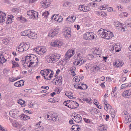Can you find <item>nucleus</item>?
Here are the masks:
<instances>
[{"mask_svg": "<svg viewBox=\"0 0 131 131\" xmlns=\"http://www.w3.org/2000/svg\"><path fill=\"white\" fill-rule=\"evenodd\" d=\"M61 56L59 54H53L50 57V59H49V61L51 62L52 61L53 63H54L58 61Z\"/></svg>", "mask_w": 131, "mask_h": 131, "instance_id": "obj_1", "label": "nucleus"}, {"mask_svg": "<svg viewBox=\"0 0 131 131\" xmlns=\"http://www.w3.org/2000/svg\"><path fill=\"white\" fill-rule=\"evenodd\" d=\"M75 52L74 50L72 49H69L65 55V59L66 61L68 60V59L70 58L73 56Z\"/></svg>", "mask_w": 131, "mask_h": 131, "instance_id": "obj_2", "label": "nucleus"}, {"mask_svg": "<svg viewBox=\"0 0 131 131\" xmlns=\"http://www.w3.org/2000/svg\"><path fill=\"white\" fill-rule=\"evenodd\" d=\"M107 32V31L106 30L101 28L97 32V33L99 36L106 39Z\"/></svg>", "mask_w": 131, "mask_h": 131, "instance_id": "obj_3", "label": "nucleus"}, {"mask_svg": "<svg viewBox=\"0 0 131 131\" xmlns=\"http://www.w3.org/2000/svg\"><path fill=\"white\" fill-rule=\"evenodd\" d=\"M114 25L116 27L117 29H118V30L119 29V28H121V31H122V29L123 31L125 30V28L123 27H122L121 26H123V24L120 23L118 21H116L114 22Z\"/></svg>", "mask_w": 131, "mask_h": 131, "instance_id": "obj_4", "label": "nucleus"}, {"mask_svg": "<svg viewBox=\"0 0 131 131\" xmlns=\"http://www.w3.org/2000/svg\"><path fill=\"white\" fill-rule=\"evenodd\" d=\"M58 29H52L50 31V32L48 36L49 37H53L57 34L58 33Z\"/></svg>", "mask_w": 131, "mask_h": 131, "instance_id": "obj_5", "label": "nucleus"}, {"mask_svg": "<svg viewBox=\"0 0 131 131\" xmlns=\"http://www.w3.org/2000/svg\"><path fill=\"white\" fill-rule=\"evenodd\" d=\"M9 114L11 116L15 119H17L19 116L15 110H11L9 112Z\"/></svg>", "mask_w": 131, "mask_h": 131, "instance_id": "obj_6", "label": "nucleus"}, {"mask_svg": "<svg viewBox=\"0 0 131 131\" xmlns=\"http://www.w3.org/2000/svg\"><path fill=\"white\" fill-rule=\"evenodd\" d=\"M28 37L30 38L33 39H35L37 38V34H36L34 32L30 31L29 32V34Z\"/></svg>", "mask_w": 131, "mask_h": 131, "instance_id": "obj_7", "label": "nucleus"}, {"mask_svg": "<svg viewBox=\"0 0 131 131\" xmlns=\"http://www.w3.org/2000/svg\"><path fill=\"white\" fill-rule=\"evenodd\" d=\"M30 61H32L36 63L38 62V59L37 57L34 54L30 55Z\"/></svg>", "mask_w": 131, "mask_h": 131, "instance_id": "obj_8", "label": "nucleus"}, {"mask_svg": "<svg viewBox=\"0 0 131 131\" xmlns=\"http://www.w3.org/2000/svg\"><path fill=\"white\" fill-rule=\"evenodd\" d=\"M36 51L38 54H42L46 51V50L45 48L43 47L42 48H40V49L37 48Z\"/></svg>", "mask_w": 131, "mask_h": 131, "instance_id": "obj_9", "label": "nucleus"}, {"mask_svg": "<svg viewBox=\"0 0 131 131\" xmlns=\"http://www.w3.org/2000/svg\"><path fill=\"white\" fill-rule=\"evenodd\" d=\"M6 14L2 11H0V22L3 23L5 21Z\"/></svg>", "mask_w": 131, "mask_h": 131, "instance_id": "obj_10", "label": "nucleus"}, {"mask_svg": "<svg viewBox=\"0 0 131 131\" xmlns=\"http://www.w3.org/2000/svg\"><path fill=\"white\" fill-rule=\"evenodd\" d=\"M85 35L87 38H88L91 40L94 38V36L91 32H87L85 34Z\"/></svg>", "mask_w": 131, "mask_h": 131, "instance_id": "obj_11", "label": "nucleus"}, {"mask_svg": "<svg viewBox=\"0 0 131 131\" xmlns=\"http://www.w3.org/2000/svg\"><path fill=\"white\" fill-rule=\"evenodd\" d=\"M106 39H108L112 38L113 36V35L112 33L110 31H108L106 32Z\"/></svg>", "mask_w": 131, "mask_h": 131, "instance_id": "obj_12", "label": "nucleus"}, {"mask_svg": "<svg viewBox=\"0 0 131 131\" xmlns=\"http://www.w3.org/2000/svg\"><path fill=\"white\" fill-rule=\"evenodd\" d=\"M72 102L71 103L72 104H74L75 105V103L77 105L75 106V107L73 106H71V104L70 105H68L67 106L68 107L70 108H71L72 109H75L77 108V107L79 106V104L78 103H77V102H75L74 101H71Z\"/></svg>", "mask_w": 131, "mask_h": 131, "instance_id": "obj_13", "label": "nucleus"}, {"mask_svg": "<svg viewBox=\"0 0 131 131\" xmlns=\"http://www.w3.org/2000/svg\"><path fill=\"white\" fill-rule=\"evenodd\" d=\"M23 44V46L25 51L27 50L30 47V45L28 42L24 43V42L22 43Z\"/></svg>", "mask_w": 131, "mask_h": 131, "instance_id": "obj_14", "label": "nucleus"}, {"mask_svg": "<svg viewBox=\"0 0 131 131\" xmlns=\"http://www.w3.org/2000/svg\"><path fill=\"white\" fill-rule=\"evenodd\" d=\"M38 17V13L36 11H34V12H33L31 14V16H30L29 18H33L34 19L35 18H36Z\"/></svg>", "mask_w": 131, "mask_h": 131, "instance_id": "obj_15", "label": "nucleus"}, {"mask_svg": "<svg viewBox=\"0 0 131 131\" xmlns=\"http://www.w3.org/2000/svg\"><path fill=\"white\" fill-rule=\"evenodd\" d=\"M23 44L21 43L20 45H19L18 48H16L17 51L20 52H23L25 51L24 49L23 46Z\"/></svg>", "mask_w": 131, "mask_h": 131, "instance_id": "obj_16", "label": "nucleus"}, {"mask_svg": "<svg viewBox=\"0 0 131 131\" xmlns=\"http://www.w3.org/2000/svg\"><path fill=\"white\" fill-rule=\"evenodd\" d=\"M51 44L52 46L53 47H59L60 46H61V43H60L58 41H55L53 43H51Z\"/></svg>", "mask_w": 131, "mask_h": 131, "instance_id": "obj_17", "label": "nucleus"}, {"mask_svg": "<svg viewBox=\"0 0 131 131\" xmlns=\"http://www.w3.org/2000/svg\"><path fill=\"white\" fill-rule=\"evenodd\" d=\"M6 60L3 54L0 55V64H3Z\"/></svg>", "mask_w": 131, "mask_h": 131, "instance_id": "obj_18", "label": "nucleus"}, {"mask_svg": "<svg viewBox=\"0 0 131 131\" xmlns=\"http://www.w3.org/2000/svg\"><path fill=\"white\" fill-rule=\"evenodd\" d=\"M13 126H15V127H17L21 128L23 126L20 123H19L18 122L13 123Z\"/></svg>", "mask_w": 131, "mask_h": 131, "instance_id": "obj_19", "label": "nucleus"}, {"mask_svg": "<svg viewBox=\"0 0 131 131\" xmlns=\"http://www.w3.org/2000/svg\"><path fill=\"white\" fill-rule=\"evenodd\" d=\"M19 117H20V118L21 119V120L23 119L24 120H26L30 118V117L26 115H25L24 114H22L20 115Z\"/></svg>", "mask_w": 131, "mask_h": 131, "instance_id": "obj_20", "label": "nucleus"}, {"mask_svg": "<svg viewBox=\"0 0 131 131\" xmlns=\"http://www.w3.org/2000/svg\"><path fill=\"white\" fill-rule=\"evenodd\" d=\"M51 3L50 0H46L44 2V7L45 8H47L49 6Z\"/></svg>", "mask_w": 131, "mask_h": 131, "instance_id": "obj_21", "label": "nucleus"}, {"mask_svg": "<svg viewBox=\"0 0 131 131\" xmlns=\"http://www.w3.org/2000/svg\"><path fill=\"white\" fill-rule=\"evenodd\" d=\"M120 62V60L119 59L115 60L113 63L114 66L117 68L119 67H120L119 64Z\"/></svg>", "mask_w": 131, "mask_h": 131, "instance_id": "obj_22", "label": "nucleus"}, {"mask_svg": "<svg viewBox=\"0 0 131 131\" xmlns=\"http://www.w3.org/2000/svg\"><path fill=\"white\" fill-rule=\"evenodd\" d=\"M30 55H28L27 56H26V57L25 58V61L24 62V60H22L21 61L23 62V63H24V64H25V63L29 62V60H30Z\"/></svg>", "mask_w": 131, "mask_h": 131, "instance_id": "obj_23", "label": "nucleus"}, {"mask_svg": "<svg viewBox=\"0 0 131 131\" xmlns=\"http://www.w3.org/2000/svg\"><path fill=\"white\" fill-rule=\"evenodd\" d=\"M59 15H53L51 17V18L53 19L54 20L58 21V19L59 17Z\"/></svg>", "mask_w": 131, "mask_h": 131, "instance_id": "obj_24", "label": "nucleus"}, {"mask_svg": "<svg viewBox=\"0 0 131 131\" xmlns=\"http://www.w3.org/2000/svg\"><path fill=\"white\" fill-rule=\"evenodd\" d=\"M74 121H75L77 123H81L82 121V118L80 117H77L76 118H75L74 119Z\"/></svg>", "mask_w": 131, "mask_h": 131, "instance_id": "obj_25", "label": "nucleus"}, {"mask_svg": "<svg viewBox=\"0 0 131 131\" xmlns=\"http://www.w3.org/2000/svg\"><path fill=\"white\" fill-rule=\"evenodd\" d=\"M129 21H131L130 18L128 19L125 22L126 25L128 27H131V21L128 22Z\"/></svg>", "mask_w": 131, "mask_h": 131, "instance_id": "obj_26", "label": "nucleus"}, {"mask_svg": "<svg viewBox=\"0 0 131 131\" xmlns=\"http://www.w3.org/2000/svg\"><path fill=\"white\" fill-rule=\"evenodd\" d=\"M107 128V126H105L104 125H103L101 126L100 131H106Z\"/></svg>", "mask_w": 131, "mask_h": 131, "instance_id": "obj_27", "label": "nucleus"}, {"mask_svg": "<svg viewBox=\"0 0 131 131\" xmlns=\"http://www.w3.org/2000/svg\"><path fill=\"white\" fill-rule=\"evenodd\" d=\"M18 103L19 104H20L21 105H22V106L23 107H24L25 105H25V101H24L22 100V99H20L19 100V101H18Z\"/></svg>", "mask_w": 131, "mask_h": 131, "instance_id": "obj_28", "label": "nucleus"}, {"mask_svg": "<svg viewBox=\"0 0 131 131\" xmlns=\"http://www.w3.org/2000/svg\"><path fill=\"white\" fill-rule=\"evenodd\" d=\"M21 35L22 36H25L28 35L29 32L27 30H25L24 31L22 32L21 33Z\"/></svg>", "mask_w": 131, "mask_h": 131, "instance_id": "obj_29", "label": "nucleus"}, {"mask_svg": "<svg viewBox=\"0 0 131 131\" xmlns=\"http://www.w3.org/2000/svg\"><path fill=\"white\" fill-rule=\"evenodd\" d=\"M84 5L83 10L84 12H87L90 10V8L88 6H86Z\"/></svg>", "mask_w": 131, "mask_h": 131, "instance_id": "obj_30", "label": "nucleus"}, {"mask_svg": "<svg viewBox=\"0 0 131 131\" xmlns=\"http://www.w3.org/2000/svg\"><path fill=\"white\" fill-rule=\"evenodd\" d=\"M49 14V13L48 12V11H46L42 14V17H43L44 18H47Z\"/></svg>", "mask_w": 131, "mask_h": 131, "instance_id": "obj_31", "label": "nucleus"}, {"mask_svg": "<svg viewBox=\"0 0 131 131\" xmlns=\"http://www.w3.org/2000/svg\"><path fill=\"white\" fill-rule=\"evenodd\" d=\"M128 90H126L124 92L123 94V96L124 97H128Z\"/></svg>", "mask_w": 131, "mask_h": 131, "instance_id": "obj_32", "label": "nucleus"}, {"mask_svg": "<svg viewBox=\"0 0 131 131\" xmlns=\"http://www.w3.org/2000/svg\"><path fill=\"white\" fill-rule=\"evenodd\" d=\"M58 117L57 115L56 116H52L51 117H50V118L51 119H51L54 122H55L56 121V120L57 119V118Z\"/></svg>", "mask_w": 131, "mask_h": 131, "instance_id": "obj_33", "label": "nucleus"}, {"mask_svg": "<svg viewBox=\"0 0 131 131\" xmlns=\"http://www.w3.org/2000/svg\"><path fill=\"white\" fill-rule=\"evenodd\" d=\"M108 7V6L107 5H104L100 7V9L101 10H106Z\"/></svg>", "mask_w": 131, "mask_h": 131, "instance_id": "obj_34", "label": "nucleus"}, {"mask_svg": "<svg viewBox=\"0 0 131 131\" xmlns=\"http://www.w3.org/2000/svg\"><path fill=\"white\" fill-rule=\"evenodd\" d=\"M12 64H13V68L15 67H16L19 66V65L18 64L17 62L15 61H12Z\"/></svg>", "mask_w": 131, "mask_h": 131, "instance_id": "obj_35", "label": "nucleus"}, {"mask_svg": "<svg viewBox=\"0 0 131 131\" xmlns=\"http://www.w3.org/2000/svg\"><path fill=\"white\" fill-rule=\"evenodd\" d=\"M95 70L97 71H100V66L95 65L93 67Z\"/></svg>", "mask_w": 131, "mask_h": 131, "instance_id": "obj_36", "label": "nucleus"}, {"mask_svg": "<svg viewBox=\"0 0 131 131\" xmlns=\"http://www.w3.org/2000/svg\"><path fill=\"white\" fill-rule=\"evenodd\" d=\"M109 106H110V107H111V106L109 104H107L106 103H105L104 105V109L106 111L109 108Z\"/></svg>", "mask_w": 131, "mask_h": 131, "instance_id": "obj_37", "label": "nucleus"}, {"mask_svg": "<svg viewBox=\"0 0 131 131\" xmlns=\"http://www.w3.org/2000/svg\"><path fill=\"white\" fill-rule=\"evenodd\" d=\"M65 32L66 33V35H68L69 37H70L71 34V30L67 29L66 30Z\"/></svg>", "mask_w": 131, "mask_h": 131, "instance_id": "obj_38", "label": "nucleus"}, {"mask_svg": "<svg viewBox=\"0 0 131 131\" xmlns=\"http://www.w3.org/2000/svg\"><path fill=\"white\" fill-rule=\"evenodd\" d=\"M56 80L58 82L62 83V77L61 76H60L58 78H57Z\"/></svg>", "mask_w": 131, "mask_h": 131, "instance_id": "obj_39", "label": "nucleus"}, {"mask_svg": "<svg viewBox=\"0 0 131 131\" xmlns=\"http://www.w3.org/2000/svg\"><path fill=\"white\" fill-rule=\"evenodd\" d=\"M34 12V10L28 11L27 12V15L29 16V17H30V16H31V14L32 13Z\"/></svg>", "mask_w": 131, "mask_h": 131, "instance_id": "obj_40", "label": "nucleus"}, {"mask_svg": "<svg viewBox=\"0 0 131 131\" xmlns=\"http://www.w3.org/2000/svg\"><path fill=\"white\" fill-rule=\"evenodd\" d=\"M78 126L79 125H74L72 126L71 129L72 130H74V131H77L76 130V128L77 127H78Z\"/></svg>", "mask_w": 131, "mask_h": 131, "instance_id": "obj_41", "label": "nucleus"}, {"mask_svg": "<svg viewBox=\"0 0 131 131\" xmlns=\"http://www.w3.org/2000/svg\"><path fill=\"white\" fill-rule=\"evenodd\" d=\"M40 73L41 74V75L43 76L46 75V74L47 73L46 70H41L40 72Z\"/></svg>", "mask_w": 131, "mask_h": 131, "instance_id": "obj_42", "label": "nucleus"}, {"mask_svg": "<svg viewBox=\"0 0 131 131\" xmlns=\"http://www.w3.org/2000/svg\"><path fill=\"white\" fill-rule=\"evenodd\" d=\"M12 11L16 13H19V9L18 8H15L12 9Z\"/></svg>", "mask_w": 131, "mask_h": 131, "instance_id": "obj_43", "label": "nucleus"}, {"mask_svg": "<svg viewBox=\"0 0 131 131\" xmlns=\"http://www.w3.org/2000/svg\"><path fill=\"white\" fill-rule=\"evenodd\" d=\"M55 98H51L50 99L48 100V101L50 102L54 103L55 102Z\"/></svg>", "mask_w": 131, "mask_h": 131, "instance_id": "obj_44", "label": "nucleus"}, {"mask_svg": "<svg viewBox=\"0 0 131 131\" xmlns=\"http://www.w3.org/2000/svg\"><path fill=\"white\" fill-rule=\"evenodd\" d=\"M8 18L7 20L6 21V23L7 24H8L11 23L12 22V20H13V19H11L9 18Z\"/></svg>", "mask_w": 131, "mask_h": 131, "instance_id": "obj_45", "label": "nucleus"}, {"mask_svg": "<svg viewBox=\"0 0 131 131\" xmlns=\"http://www.w3.org/2000/svg\"><path fill=\"white\" fill-rule=\"evenodd\" d=\"M83 7H84V5H80L79 6V7L78 8V9L79 10L82 11L84 12L83 10Z\"/></svg>", "mask_w": 131, "mask_h": 131, "instance_id": "obj_46", "label": "nucleus"}, {"mask_svg": "<svg viewBox=\"0 0 131 131\" xmlns=\"http://www.w3.org/2000/svg\"><path fill=\"white\" fill-rule=\"evenodd\" d=\"M3 41V43L5 45L7 44L9 42L8 40L7 39H4Z\"/></svg>", "mask_w": 131, "mask_h": 131, "instance_id": "obj_47", "label": "nucleus"}, {"mask_svg": "<svg viewBox=\"0 0 131 131\" xmlns=\"http://www.w3.org/2000/svg\"><path fill=\"white\" fill-rule=\"evenodd\" d=\"M20 19V20H23V21H24V20H25V21H27L26 19L22 16H20L17 18L18 19Z\"/></svg>", "mask_w": 131, "mask_h": 131, "instance_id": "obj_48", "label": "nucleus"}, {"mask_svg": "<svg viewBox=\"0 0 131 131\" xmlns=\"http://www.w3.org/2000/svg\"><path fill=\"white\" fill-rule=\"evenodd\" d=\"M63 18L62 17L59 16L58 19V21L59 23H60L63 20Z\"/></svg>", "mask_w": 131, "mask_h": 131, "instance_id": "obj_49", "label": "nucleus"}, {"mask_svg": "<svg viewBox=\"0 0 131 131\" xmlns=\"http://www.w3.org/2000/svg\"><path fill=\"white\" fill-rule=\"evenodd\" d=\"M127 84H122L121 86V88L123 89L124 88H126V87L128 86V85H127Z\"/></svg>", "mask_w": 131, "mask_h": 131, "instance_id": "obj_50", "label": "nucleus"}, {"mask_svg": "<svg viewBox=\"0 0 131 131\" xmlns=\"http://www.w3.org/2000/svg\"><path fill=\"white\" fill-rule=\"evenodd\" d=\"M83 119L85 122L87 123H89L90 122V120L88 119L84 118Z\"/></svg>", "mask_w": 131, "mask_h": 131, "instance_id": "obj_51", "label": "nucleus"}, {"mask_svg": "<svg viewBox=\"0 0 131 131\" xmlns=\"http://www.w3.org/2000/svg\"><path fill=\"white\" fill-rule=\"evenodd\" d=\"M86 101L89 103H90L92 102V100H91V99L87 98V100H86Z\"/></svg>", "mask_w": 131, "mask_h": 131, "instance_id": "obj_52", "label": "nucleus"}, {"mask_svg": "<svg viewBox=\"0 0 131 131\" xmlns=\"http://www.w3.org/2000/svg\"><path fill=\"white\" fill-rule=\"evenodd\" d=\"M46 70L47 73L46 74V77H48V74L50 72V71H51V70L48 69H46Z\"/></svg>", "mask_w": 131, "mask_h": 131, "instance_id": "obj_53", "label": "nucleus"}, {"mask_svg": "<svg viewBox=\"0 0 131 131\" xmlns=\"http://www.w3.org/2000/svg\"><path fill=\"white\" fill-rule=\"evenodd\" d=\"M125 121H126L125 123H126L130 122L131 121V117H130L129 118H128Z\"/></svg>", "mask_w": 131, "mask_h": 131, "instance_id": "obj_54", "label": "nucleus"}, {"mask_svg": "<svg viewBox=\"0 0 131 131\" xmlns=\"http://www.w3.org/2000/svg\"><path fill=\"white\" fill-rule=\"evenodd\" d=\"M130 0H122L121 2L123 3H127L129 2Z\"/></svg>", "mask_w": 131, "mask_h": 131, "instance_id": "obj_55", "label": "nucleus"}, {"mask_svg": "<svg viewBox=\"0 0 131 131\" xmlns=\"http://www.w3.org/2000/svg\"><path fill=\"white\" fill-rule=\"evenodd\" d=\"M51 73L50 74L49 76V77L50 78H51L52 77H53V71H51Z\"/></svg>", "mask_w": 131, "mask_h": 131, "instance_id": "obj_56", "label": "nucleus"}, {"mask_svg": "<svg viewBox=\"0 0 131 131\" xmlns=\"http://www.w3.org/2000/svg\"><path fill=\"white\" fill-rule=\"evenodd\" d=\"M70 71L71 73H72V75L73 76H75L76 75L75 74V71H72V69H71V70H70Z\"/></svg>", "mask_w": 131, "mask_h": 131, "instance_id": "obj_57", "label": "nucleus"}, {"mask_svg": "<svg viewBox=\"0 0 131 131\" xmlns=\"http://www.w3.org/2000/svg\"><path fill=\"white\" fill-rule=\"evenodd\" d=\"M41 88H42L45 89H46L47 90H48L49 89V87L47 86H41Z\"/></svg>", "mask_w": 131, "mask_h": 131, "instance_id": "obj_58", "label": "nucleus"}, {"mask_svg": "<svg viewBox=\"0 0 131 131\" xmlns=\"http://www.w3.org/2000/svg\"><path fill=\"white\" fill-rule=\"evenodd\" d=\"M115 94H116L115 92V91H112L111 92V95L113 97L115 96Z\"/></svg>", "mask_w": 131, "mask_h": 131, "instance_id": "obj_59", "label": "nucleus"}, {"mask_svg": "<svg viewBox=\"0 0 131 131\" xmlns=\"http://www.w3.org/2000/svg\"><path fill=\"white\" fill-rule=\"evenodd\" d=\"M73 121L72 119H71L69 121V123L70 124H74Z\"/></svg>", "mask_w": 131, "mask_h": 131, "instance_id": "obj_60", "label": "nucleus"}, {"mask_svg": "<svg viewBox=\"0 0 131 131\" xmlns=\"http://www.w3.org/2000/svg\"><path fill=\"white\" fill-rule=\"evenodd\" d=\"M14 16L12 15H8V18H9L11 19H13Z\"/></svg>", "mask_w": 131, "mask_h": 131, "instance_id": "obj_61", "label": "nucleus"}, {"mask_svg": "<svg viewBox=\"0 0 131 131\" xmlns=\"http://www.w3.org/2000/svg\"><path fill=\"white\" fill-rule=\"evenodd\" d=\"M127 90H128V97H129L130 96V95H131V90H130L129 89Z\"/></svg>", "mask_w": 131, "mask_h": 131, "instance_id": "obj_62", "label": "nucleus"}, {"mask_svg": "<svg viewBox=\"0 0 131 131\" xmlns=\"http://www.w3.org/2000/svg\"><path fill=\"white\" fill-rule=\"evenodd\" d=\"M0 131H7L6 129L3 128L2 126L0 127Z\"/></svg>", "mask_w": 131, "mask_h": 131, "instance_id": "obj_63", "label": "nucleus"}, {"mask_svg": "<svg viewBox=\"0 0 131 131\" xmlns=\"http://www.w3.org/2000/svg\"><path fill=\"white\" fill-rule=\"evenodd\" d=\"M123 114H124V115H125V116L128 115L129 114L128 113V112L126 111H124L122 113Z\"/></svg>", "mask_w": 131, "mask_h": 131, "instance_id": "obj_64", "label": "nucleus"}]
</instances>
